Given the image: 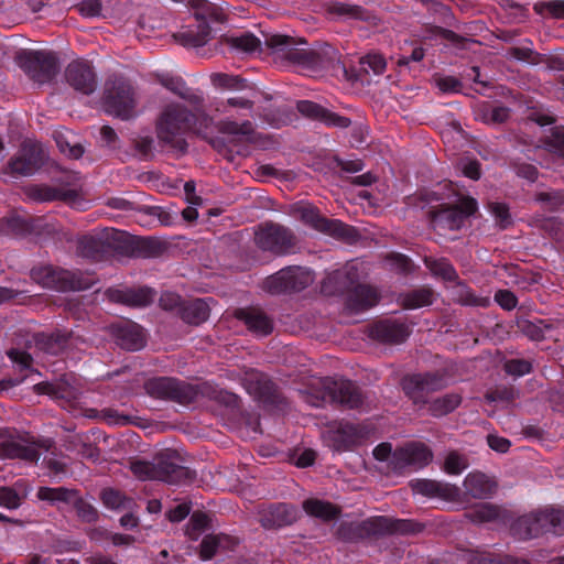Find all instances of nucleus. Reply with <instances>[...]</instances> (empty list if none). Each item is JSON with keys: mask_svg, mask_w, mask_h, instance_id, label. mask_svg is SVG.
Here are the masks:
<instances>
[{"mask_svg": "<svg viewBox=\"0 0 564 564\" xmlns=\"http://www.w3.org/2000/svg\"><path fill=\"white\" fill-rule=\"evenodd\" d=\"M447 384L446 375L441 371L410 375L401 381L403 392L419 409L429 403L431 393L445 389Z\"/></svg>", "mask_w": 564, "mask_h": 564, "instance_id": "nucleus-9", "label": "nucleus"}, {"mask_svg": "<svg viewBox=\"0 0 564 564\" xmlns=\"http://www.w3.org/2000/svg\"><path fill=\"white\" fill-rule=\"evenodd\" d=\"M462 395L457 392L446 393L431 399L425 405L430 415L434 417L445 416L455 411L462 403Z\"/></svg>", "mask_w": 564, "mask_h": 564, "instance_id": "nucleus-41", "label": "nucleus"}, {"mask_svg": "<svg viewBox=\"0 0 564 564\" xmlns=\"http://www.w3.org/2000/svg\"><path fill=\"white\" fill-rule=\"evenodd\" d=\"M514 536L520 540L538 538L545 533L541 510L519 517L511 525Z\"/></svg>", "mask_w": 564, "mask_h": 564, "instance_id": "nucleus-31", "label": "nucleus"}, {"mask_svg": "<svg viewBox=\"0 0 564 564\" xmlns=\"http://www.w3.org/2000/svg\"><path fill=\"white\" fill-rule=\"evenodd\" d=\"M517 328L529 339L540 341L544 339V329H550L551 325L542 319H538L536 322L519 319L517 322Z\"/></svg>", "mask_w": 564, "mask_h": 564, "instance_id": "nucleus-50", "label": "nucleus"}, {"mask_svg": "<svg viewBox=\"0 0 564 564\" xmlns=\"http://www.w3.org/2000/svg\"><path fill=\"white\" fill-rule=\"evenodd\" d=\"M359 274L355 265H347L328 274L322 289L328 294L346 293V307L359 313L378 304L380 294L377 289L368 284L358 283Z\"/></svg>", "mask_w": 564, "mask_h": 564, "instance_id": "nucleus-3", "label": "nucleus"}, {"mask_svg": "<svg viewBox=\"0 0 564 564\" xmlns=\"http://www.w3.org/2000/svg\"><path fill=\"white\" fill-rule=\"evenodd\" d=\"M468 564H530L527 560L496 553H477L471 556Z\"/></svg>", "mask_w": 564, "mask_h": 564, "instance_id": "nucleus-53", "label": "nucleus"}, {"mask_svg": "<svg viewBox=\"0 0 564 564\" xmlns=\"http://www.w3.org/2000/svg\"><path fill=\"white\" fill-rule=\"evenodd\" d=\"M74 509L76 510V514L83 522L86 523H95L99 519V512L98 510L88 501L84 500L80 495L79 490L76 494V497L74 498L73 502L70 503Z\"/></svg>", "mask_w": 564, "mask_h": 564, "instance_id": "nucleus-54", "label": "nucleus"}, {"mask_svg": "<svg viewBox=\"0 0 564 564\" xmlns=\"http://www.w3.org/2000/svg\"><path fill=\"white\" fill-rule=\"evenodd\" d=\"M56 145L59 151L70 159H79L84 153V148L79 143L70 144V142L62 133L54 135Z\"/></svg>", "mask_w": 564, "mask_h": 564, "instance_id": "nucleus-64", "label": "nucleus"}, {"mask_svg": "<svg viewBox=\"0 0 564 564\" xmlns=\"http://www.w3.org/2000/svg\"><path fill=\"white\" fill-rule=\"evenodd\" d=\"M67 84L83 95H91L97 88V77L93 66L83 59L73 61L65 70Z\"/></svg>", "mask_w": 564, "mask_h": 564, "instance_id": "nucleus-20", "label": "nucleus"}, {"mask_svg": "<svg viewBox=\"0 0 564 564\" xmlns=\"http://www.w3.org/2000/svg\"><path fill=\"white\" fill-rule=\"evenodd\" d=\"M197 387H207L204 393H199V395H206L228 408H237L239 405L240 399L237 394L229 392L227 390H217L213 389L207 383L197 384Z\"/></svg>", "mask_w": 564, "mask_h": 564, "instance_id": "nucleus-56", "label": "nucleus"}, {"mask_svg": "<svg viewBox=\"0 0 564 564\" xmlns=\"http://www.w3.org/2000/svg\"><path fill=\"white\" fill-rule=\"evenodd\" d=\"M411 487L414 492L425 497H438L448 501H456L460 497V489L452 484L419 479L411 482Z\"/></svg>", "mask_w": 564, "mask_h": 564, "instance_id": "nucleus-28", "label": "nucleus"}, {"mask_svg": "<svg viewBox=\"0 0 564 564\" xmlns=\"http://www.w3.org/2000/svg\"><path fill=\"white\" fill-rule=\"evenodd\" d=\"M369 434L368 429L361 424L349 422H335L325 433V438L335 451H348L361 443Z\"/></svg>", "mask_w": 564, "mask_h": 564, "instance_id": "nucleus-16", "label": "nucleus"}, {"mask_svg": "<svg viewBox=\"0 0 564 564\" xmlns=\"http://www.w3.org/2000/svg\"><path fill=\"white\" fill-rule=\"evenodd\" d=\"M166 245L153 237L132 236L129 257L132 258H155L161 256Z\"/></svg>", "mask_w": 564, "mask_h": 564, "instance_id": "nucleus-40", "label": "nucleus"}, {"mask_svg": "<svg viewBox=\"0 0 564 564\" xmlns=\"http://www.w3.org/2000/svg\"><path fill=\"white\" fill-rule=\"evenodd\" d=\"M259 522L265 529H276L292 524L296 520V509L288 503H272L259 510Z\"/></svg>", "mask_w": 564, "mask_h": 564, "instance_id": "nucleus-21", "label": "nucleus"}, {"mask_svg": "<svg viewBox=\"0 0 564 564\" xmlns=\"http://www.w3.org/2000/svg\"><path fill=\"white\" fill-rule=\"evenodd\" d=\"M226 542V546H229V543L232 542V538L226 534H208L206 535L200 543V552L199 556L202 560H210L219 550V545Z\"/></svg>", "mask_w": 564, "mask_h": 564, "instance_id": "nucleus-52", "label": "nucleus"}, {"mask_svg": "<svg viewBox=\"0 0 564 564\" xmlns=\"http://www.w3.org/2000/svg\"><path fill=\"white\" fill-rule=\"evenodd\" d=\"M175 40L185 47H199L210 39V26L207 23H198L195 29L188 28L174 35Z\"/></svg>", "mask_w": 564, "mask_h": 564, "instance_id": "nucleus-42", "label": "nucleus"}, {"mask_svg": "<svg viewBox=\"0 0 564 564\" xmlns=\"http://www.w3.org/2000/svg\"><path fill=\"white\" fill-rule=\"evenodd\" d=\"M106 296L113 303L132 307H145L154 301L155 291L147 286L138 289H108Z\"/></svg>", "mask_w": 564, "mask_h": 564, "instance_id": "nucleus-22", "label": "nucleus"}, {"mask_svg": "<svg viewBox=\"0 0 564 564\" xmlns=\"http://www.w3.org/2000/svg\"><path fill=\"white\" fill-rule=\"evenodd\" d=\"M296 109L301 115L310 119L318 120L328 127L348 128L351 123L348 117L333 112L311 100H300L296 105Z\"/></svg>", "mask_w": 564, "mask_h": 564, "instance_id": "nucleus-23", "label": "nucleus"}, {"mask_svg": "<svg viewBox=\"0 0 564 564\" xmlns=\"http://www.w3.org/2000/svg\"><path fill=\"white\" fill-rule=\"evenodd\" d=\"M410 334L411 329L405 323L393 319L380 321L370 329V336L383 344H401Z\"/></svg>", "mask_w": 564, "mask_h": 564, "instance_id": "nucleus-25", "label": "nucleus"}, {"mask_svg": "<svg viewBox=\"0 0 564 564\" xmlns=\"http://www.w3.org/2000/svg\"><path fill=\"white\" fill-rule=\"evenodd\" d=\"M117 344L126 350H139L144 346L142 328L130 322H122L113 327Z\"/></svg>", "mask_w": 564, "mask_h": 564, "instance_id": "nucleus-32", "label": "nucleus"}, {"mask_svg": "<svg viewBox=\"0 0 564 564\" xmlns=\"http://www.w3.org/2000/svg\"><path fill=\"white\" fill-rule=\"evenodd\" d=\"M193 11L199 23L208 24V21L221 22L224 19L221 9L207 0H194Z\"/></svg>", "mask_w": 564, "mask_h": 564, "instance_id": "nucleus-47", "label": "nucleus"}, {"mask_svg": "<svg viewBox=\"0 0 564 564\" xmlns=\"http://www.w3.org/2000/svg\"><path fill=\"white\" fill-rule=\"evenodd\" d=\"M97 416L112 425L124 426L133 423V419L131 416L122 414L112 408H105L100 410Z\"/></svg>", "mask_w": 564, "mask_h": 564, "instance_id": "nucleus-63", "label": "nucleus"}, {"mask_svg": "<svg viewBox=\"0 0 564 564\" xmlns=\"http://www.w3.org/2000/svg\"><path fill=\"white\" fill-rule=\"evenodd\" d=\"M100 499L107 508L113 510L127 508V503L131 502L122 492L112 488L104 489L100 494Z\"/></svg>", "mask_w": 564, "mask_h": 564, "instance_id": "nucleus-60", "label": "nucleus"}, {"mask_svg": "<svg viewBox=\"0 0 564 564\" xmlns=\"http://www.w3.org/2000/svg\"><path fill=\"white\" fill-rule=\"evenodd\" d=\"M265 45L273 51L276 59L311 72L328 69L339 62L337 50L329 44H325L318 50H311L302 47L306 45V41L303 39L272 34L265 37Z\"/></svg>", "mask_w": 564, "mask_h": 564, "instance_id": "nucleus-2", "label": "nucleus"}, {"mask_svg": "<svg viewBox=\"0 0 564 564\" xmlns=\"http://www.w3.org/2000/svg\"><path fill=\"white\" fill-rule=\"evenodd\" d=\"M210 518L200 511L194 512L186 525V535L191 540H197L209 528Z\"/></svg>", "mask_w": 564, "mask_h": 564, "instance_id": "nucleus-55", "label": "nucleus"}, {"mask_svg": "<svg viewBox=\"0 0 564 564\" xmlns=\"http://www.w3.org/2000/svg\"><path fill=\"white\" fill-rule=\"evenodd\" d=\"M212 122L213 119L204 110V104L188 110L181 104L172 102L163 108L156 120V135L161 143L185 154L188 144L184 135L188 132L203 134Z\"/></svg>", "mask_w": 564, "mask_h": 564, "instance_id": "nucleus-1", "label": "nucleus"}, {"mask_svg": "<svg viewBox=\"0 0 564 564\" xmlns=\"http://www.w3.org/2000/svg\"><path fill=\"white\" fill-rule=\"evenodd\" d=\"M544 144L549 151L564 158V127H555L545 138Z\"/></svg>", "mask_w": 564, "mask_h": 564, "instance_id": "nucleus-62", "label": "nucleus"}, {"mask_svg": "<svg viewBox=\"0 0 564 564\" xmlns=\"http://www.w3.org/2000/svg\"><path fill=\"white\" fill-rule=\"evenodd\" d=\"M18 65L35 83L51 82L58 73V58L53 52L21 51L17 55Z\"/></svg>", "mask_w": 564, "mask_h": 564, "instance_id": "nucleus-10", "label": "nucleus"}, {"mask_svg": "<svg viewBox=\"0 0 564 564\" xmlns=\"http://www.w3.org/2000/svg\"><path fill=\"white\" fill-rule=\"evenodd\" d=\"M424 263L426 268L437 276L443 278L446 281H455L458 274L453 264L445 258L432 259L425 258Z\"/></svg>", "mask_w": 564, "mask_h": 564, "instance_id": "nucleus-49", "label": "nucleus"}, {"mask_svg": "<svg viewBox=\"0 0 564 564\" xmlns=\"http://www.w3.org/2000/svg\"><path fill=\"white\" fill-rule=\"evenodd\" d=\"M300 219L313 229L345 241H354L358 237L357 230L338 219H329L321 214L313 205L306 204L297 208Z\"/></svg>", "mask_w": 564, "mask_h": 564, "instance_id": "nucleus-13", "label": "nucleus"}, {"mask_svg": "<svg viewBox=\"0 0 564 564\" xmlns=\"http://www.w3.org/2000/svg\"><path fill=\"white\" fill-rule=\"evenodd\" d=\"M24 194L29 199L39 203L54 200L70 202L78 197L76 189L56 188L45 184L25 186Z\"/></svg>", "mask_w": 564, "mask_h": 564, "instance_id": "nucleus-30", "label": "nucleus"}, {"mask_svg": "<svg viewBox=\"0 0 564 564\" xmlns=\"http://www.w3.org/2000/svg\"><path fill=\"white\" fill-rule=\"evenodd\" d=\"M256 246L274 256L291 253L296 247L297 238L289 227L273 221H267L258 226L254 231Z\"/></svg>", "mask_w": 564, "mask_h": 564, "instance_id": "nucleus-8", "label": "nucleus"}, {"mask_svg": "<svg viewBox=\"0 0 564 564\" xmlns=\"http://www.w3.org/2000/svg\"><path fill=\"white\" fill-rule=\"evenodd\" d=\"M314 281L312 273L301 267H288L268 276L263 290L271 294L300 292Z\"/></svg>", "mask_w": 564, "mask_h": 564, "instance_id": "nucleus-14", "label": "nucleus"}, {"mask_svg": "<svg viewBox=\"0 0 564 564\" xmlns=\"http://www.w3.org/2000/svg\"><path fill=\"white\" fill-rule=\"evenodd\" d=\"M78 253L93 261L109 259L102 231L97 235L84 236L78 240Z\"/></svg>", "mask_w": 564, "mask_h": 564, "instance_id": "nucleus-37", "label": "nucleus"}, {"mask_svg": "<svg viewBox=\"0 0 564 564\" xmlns=\"http://www.w3.org/2000/svg\"><path fill=\"white\" fill-rule=\"evenodd\" d=\"M337 535L343 541L348 542L378 536L376 518L371 517L361 522H343L337 530Z\"/></svg>", "mask_w": 564, "mask_h": 564, "instance_id": "nucleus-33", "label": "nucleus"}, {"mask_svg": "<svg viewBox=\"0 0 564 564\" xmlns=\"http://www.w3.org/2000/svg\"><path fill=\"white\" fill-rule=\"evenodd\" d=\"M223 44L237 53L251 54L260 50L261 41L252 33L245 32L240 35L225 36Z\"/></svg>", "mask_w": 564, "mask_h": 564, "instance_id": "nucleus-44", "label": "nucleus"}, {"mask_svg": "<svg viewBox=\"0 0 564 564\" xmlns=\"http://www.w3.org/2000/svg\"><path fill=\"white\" fill-rule=\"evenodd\" d=\"M40 388L44 393L56 400L62 408L68 411L77 409L82 391L67 380L61 379L55 383H43Z\"/></svg>", "mask_w": 564, "mask_h": 564, "instance_id": "nucleus-24", "label": "nucleus"}, {"mask_svg": "<svg viewBox=\"0 0 564 564\" xmlns=\"http://www.w3.org/2000/svg\"><path fill=\"white\" fill-rule=\"evenodd\" d=\"M468 467V460L457 452H451L444 460V470L449 475H459Z\"/></svg>", "mask_w": 564, "mask_h": 564, "instance_id": "nucleus-61", "label": "nucleus"}, {"mask_svg": "<svg viewBox=\"0 0 564 564\" xmlns=\"http://www.w3.org/2000/svg\"><path fill=\"white\" fill-rule=\"evenodd\" d=\"M130 470L140 480H161L171 485L191 484L196 474L180 463L175 451L159 453L154 462L131 459Z\"/></svg>", "mask_w": 564, "mask_h": 564, "instance_id": "nucleus-4", "label": "nucleus"}, {"mask_svg": "<svg viewBox=\"0 0 564 564\" xmlns=\"http://www.w3.org/2000/svg\"><path fill=\"white\" fill-rule=\"evenodd\" d=\"M361 70L366 74L372 72L375 75H381L387 67V62L381 54L369 53L360 57Z\"/></svg>", "mask_w": 564, "mask_h": 564, "instance_id": "nucleus-58", "label": "nucleus"}, {"mask_svg": "<svg viewBox=\"0 0 564 564\" xmlns=\"http://www.w3.org/2000/svg\"><path fill=\"white\" fill-rule=\"evenodd\" d=\"M109 258L115 256L129 257L132 236L123 230L106 228L102 230Z\"/></svg>", "mask_w": 564, "mask_h": 564, "instance_id": "nucleus-36", "label": "nucleus"}, {"mask_svg": "<svg viewBox=\"0 0 564 564\" xmlns=\"http://www.w3.org/2000/svg\"><path fill=\"white\" fill-rule=\"evenodd\" d=\"M210 314V306L207 300L194 299L185 301L181 306L178 316L189 325H200L206 322Z\"/></svg>", "mask_w": 564, "mask_h": 564, "instance_id": "nucleus-38", "label": "nucleus"}, {"mask_svg": "<svg viewBox=\"0 0 564 564\" xmlns=\"http://www.w3.org/2000/svg\"><path fill=\"white\" fill-rule=\"evenodd\" d=\"M158 78L163 87L177 95L180 98L186 100L189 102V105L199 106L204 104L202 91L187 87L182 77L160 75Z\"/></svg>", "mask_w": 564, "mask_h": 564, "instance_id": "nucleus-34", "label": "nucleus"}, {"mask_svg": "<svg viewBox=\"0 0 564 564\" xmlns=\"http://www.w3.org/2000/svg\"><path fill=\"white\" fill-rule=\"evenodd\" d=\"M465 517L477 524L480 523H503L512 519L509 510L489 502L478 503L465 512Z\"/></svg>", "mask_w": 564, "mask_h": 564, "instance_id": "nucleus-26", "label": "nucleus"}, {"mask_svg": "<svg viewBox=\"0 0 564 564\" xmlns=\"http://www.w3.org/2000/svg\"><path fill=\"white\" fill-rule=\"evenodd\" d=\"M77 489H70L66 487H40L37 490V498L43 501L54 502H65L70 505L76 497Z\"/></svg>", "mask_w": 564, "mask_h": 564, "instance_id": "nucleus-48", "label": "nucleus"}, {"mask_svg": "<svg viewBox=\"0 0 564 564\" xmlns=\"http://www.w3.org/2000/svg\"><path fill=\"white\" fill-rule=\"evenodd\" d=\"M144 389L153 398L188 404L196 401L199 393H204L207 387H197L175 378L160 377L148 380Z\"/></svg>", "mask_w": 564, "mask_h": 564, "instance_id": "nucleus-7", "label": "nucleus"}, {"mask_svg": "<svg viewBox=\"0 0 564 564\" xmlns=\"http://www.w3.org/2000/svg\"><path fill=\"white\" fill-rule=\"evenodd\" d=\"M432 451L423 443L411 442L394 449L389 464V471L395 475L408 470H417L432 460Z\"/></svg>", "mask_w": 564, "mask_h": 564, "instance_id": "nucleus-15", "label": "nucleus"}, {"mask_svg": "<svg viewBox=\"0 0 564 564\" xmlns=\"http://www.w3.org/2000/svg\"><path fill=\"white\" fill-rule=\"evenodd\" d=\"M242 381L247 391L260 401L272 405L283 404V397L276 384L267 375L251 369L245 373Z\"/></svg>", "mask_w": 564, "mask_h": 564, "instance_id": "nucleus-17", "label": "nucleus"}, {"mask_svg": "<svg viewBox=\"0 0 564 564\" xmlns=\"http://www.w3.org/2000/svg\"><path fill=\"white\" fill-rule=\"evenodd\" d=\"M44 151L39 143L24 142L19 153L9 162L10 172L14 175L28 176L41 167Z\"/></svg>", "mask_w": 564, "mask_h": 564, "instance_id": "nucleus-19", "label": "nucleus"}, {"mask_svg": "<svg viewBox=\"0 0 564 564\" xmlns=\"http://www.w3.org/2000/svg\"><path fill=\"white\" fill-rule=\"evenodd\" d=\"M104 106L109 115L123 120L131 118L135 100L134 91L130 83L121 77L107 80Z\"/></svg>", "mask_w": 564, "mask_h": 564, "instance_id": "nucleus-11", "label": "nucleus"}, {"mask_svg": "<svg viewBox=\"0 0 564 564\" xmlns=\"http://www.w3.org/2000/svg\"><path fill=\"white\" fill-rule=\"evenodd\" d=\"M31 279L43 288L56 291L86 290L94 281L79 272H72L51 264L34 267Z\"/></svg>", "mask_w": 564, "mask_h": 564, "instance_id": "nucleus-6", "label": "nucleus"}, {"mask_svg": "<svg viewBox=\"0 0 564 564\" xmlns=\"http://www.w3.org/2000/svg\"><path fill=\"white\" fill-rule=\"evenodd\" d=\"M467 496L475 499L491 497L497 490V482L482 473H471L464 480Z\"/></svg>", "mask_w": 564, "mask_h": 564, "instance_id": "nucleus-35", "label": "nucleus"}, {"mask_svg": "<svg viewBox=\"0 0 564 564\" xmlns=\"http://www.w3.org/2000/svg\"><path fill=\"white\" fill-rule=\"evenodd\" d=\"M235 317L242 321L247 328L257 335L267 336L273 330L272 319L260 308H239L235 312Z\"/></svg>", "mask_w": 564, "mask_h": 564, "instance_id": "nucleus-29", "label": "nucleus"}, {"mask_svg": "<svg viewBox=\"0 0 564 564\" xmlns=\"http://www.w3.org/2000/svg\"><path fill=\"white\" fill-rule=\"evenodd\" d=\"M219 131L224 134L240 137L251 143L258 140L253 124L249 120L241 123L234 120H223L219 123Z\"/></svg>", "mask_w": 564, "mask_h": 564, "instance_id": "nucleus-46", "label": "nucleus"}, {"mask_svg": "<svg viewBox=\"0 0 564 564\" xmlns=\"http://www.w3.org/2000/svg\"><path fill=\"white\" fill-rule=\"evenodd\" d=\"M0 458L35 463L40 458V453L35 443L26 435L9 434L0 440Z\"/></svg>", "mask_w": 564, "mask_h": 564, "instance_id": "nucleus-18", "label": "nucleus"}, {"mask_svg": "<svg viewBox=\"0 0 564 564\" xmlns=\"http://www.w3.org/2000/svg\"><path fill=\"white\" fill-rule=\"evenodd\" d=\"M376 518V529L378 536L380 535H412L424 530V524L411 519H394L384 516Z\"/></svg>", "mask_w": 564, "mask_h": 564, "instance_id": "nucleus-27", "label": "nucleus"}, {"mask_svg": "<svg viewBox=\"0 0 564 564\" xmlns=\"http://www.w3.org/2000/svg\"><path fill=\"white\" fill-rule=\"evenodd\" d=\"M212 84L221 89H241L245 88L246 80L237 75L225 73H213L210 75Z\"/></svg>", "mask_w": 564, "mask_h": 564, "instance_id": "nucleus-57", "label": "nucleus"}, {"mask_svg": "<svg viewBox=\"0 0 564 564\" xmlns=\"http://www.w3.org/2000/svg\"><path fill=\"white\" fill-rule=\"evenodd\" d=\"M545 533L564 534V512L555 509L541 510Z\"/></svg>", "mask_w": 564, "mask_h": 564, "instance_id": "nucleus-51", "label": "nucleus"}, {"mask_svg": "<svg viewBox=\"0 0 564 564\" xmlns=\"http://www.w3.org/2000/svg\"><path fill=\"white\" fill-rule=\"evenodd\" d=\"M476 210V199L464 197L456 205H440L436 209L430 210L429 215L434 229L458 230Z\"/></svg>", "mask_w": 564, "mask_h": 564, "instance_id": "nucleus-12", "label": "nucleus"}, {"mask_svg": "<svg viewBox=\"0 0 564 564\" xmlns=\"http://www.w3.org/2000/svg\"><path fill=\"white\" fill-rule=\"evenodd\" d=\"M304 511L311 517L330 521L340 516V508L329 501H324L316 498L306 499L303 502Z\"/></svg>", "mask_w": 564, "mask_h": 564, "instance_id": "nucleus-43", "label": "nucleus"}, {"mask_svg": "<svg viewBox=\"0 0 564 564\" xmlns=\"http://www.w3.org/2000/svg\"><path fill=\"white\" fill-rule=\"evenodd\" d=\"M72 333L56 329L51 334L41 333L35 336V346L50 355L61 354L68 345Z\"/></svg>", "mask_w": 564, "mask_h": 564, "instance_id": "nucleus-39", "label": "nucleus"}, {"mask_svg": "<svg viewBox=\"0 0 564 564\" xmlns=\"http://www.w3.org/2000/svg\"><path fill=\"white\" fill-rule=\"evenodd\" d=\"M433 291L430 288H420L405 293H401L398 302L405 310H415L429 306L433 303Z\"/></svg>", "mask_w": 564, "mask_h": 564, "instance_id": "nucleus-45", "label": "nucleus"}, {"mask_svg": "<svg viewBox=\"0 0 564 564\" xmlns=\"http://www.w3.org/2000/svg\"><path fill=\"white\" fill-rule=\"evenodd\" d=\"M328 13L344 18L361 19L364 10L360 6L335 1L328 6Z\"/></svg>", "mask_w": 564, "mask_h": 564, "instance_id": "nucleus-59", "label": "nucleus"}, {"mask_svg": "<svg viewBox=\"0 0 564 564\" xmlns=\"http://www.w3.org/2000/svg\"><path fill=\"white\" fill-rule=\"evenodd\" d=\"M319 389L310 402L319 406L324 402L335 403L349 410L362 409L366 404V395L352 381L345 379L323 378L318 382Z\"/></svg>", "mask_w": 564, "mask_h": 564, "instance_id": "nucleus-5", "label": "nucleus"}]
</instances>
